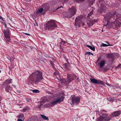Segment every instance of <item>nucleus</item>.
Listing matches in <instances>:
<instances>
[{"label": "nucleus", "mask_w": 121, "mask_h": 121, "mask_svg": "<svg viewBox=\"0 0 121 121\" xmlns=\"http://www.w3.org/2000/svg\"><path fill=\"white\" fill-rule=\"evenodd\" d=\"M35 76V83H38L40 82L43 79L42 76V73L41 71H37L35 73H32L30 77L31 76Z\"/></svg>", "instance_id": "obj_1"}, {"label": "nucleus", "mask_w": 121, "mask_h": 121, "mask_svg": "<svg viewBox=\"0 0 121 121\" xmlns=\"http://www.w3.org/2000/svg\"><path fill=\"white\" fill-rule=\"evenodd\" d=\"M121 23V20L120 18H117L116 20L114 22H112L108 21L106 24V26L107 28H109L111 27L113 24L119 26Z\"/></svg>", "instance_id": "obj_2"}, {"label": "nucleus", "mask_w": 121, "mask_h": 121, "mask_svg": "<svg viewBox=\"0 0 121 121\" xmlns=\"http://www.w3.org/2000/svg\"><path fill=\"white\" fill-rule=\"evenodd\" d=\"M56 25L54 22L53 21L48 22L47 24L46 27L48 30H51L55 28Z\"/></svg>", "instance_id": "obj_3"}, {"label": "nucleus", "mask_w": 121, "mask_h": 121, "mask_svg": "<svg viewBox=\"0 0 121 121\" xmlns=\"http://www.w3.org/2000/svg\"><path fill=\"white\" fill-rule=\"evenodd\" d=\"M4 39L7 42L10 41V39L9 35V29H7L4 31Z\"/></svg>", "instance_id": "obj_4"}, {"label": "nucleus", "mask_w": 121, "mask_h": 121, "mask_svg": "<svg viewBox=\"0 0 121 121\" xmlns=\"http://www.w3.org/2000/svg\"><path fill=\"white\" fill-rule=\"evenodd\" d=\"M97 64L99 65L100 68L102 67L105 63V60L101 59L100 57H99L96 61Z\"/></svg>", "instance_id": "obj_5"}, {"label": "nucleus", "mask_w": 121, "mask_h": 121, "mask_svg": "<svg viewBox=\"0 0 121 121\" xmlns=\"http://www.w3.org/2000/svg\"><path fill=\"white\" fill-rule=\"evenodd\" d=\"M90 80L91 82L93 83L99 84H101L104 86L105 85L104 82L101 80H96L94 78H90Z\"/></svg>", "instance_id": "obj_6"}, {"label": "nucleus", "mask_w": 121, "mask_h": 121, "mask_svg": "<svg viewBox=\"0 0 121 121\" xmlns=\"http://www.w3.org/2000/svg\"><path fill=\"white\" fill-rule=\"evenodd\" d=\"M110 120V118H105L104 117H102L101 115L97 119V121H108Z\"/></svg>", "instance_id": "obj_7"}, {"label": "nucleus", "mask_w": 121, "mask_h": 121, "mask_svg": "<svg viewBox=\"0 0 121 121\" xmlns=\"http://www.w3.org/2000/svg\"><path fill=\"white\" fill-rule=\"evenodd\" d=\"M98 21L96 20H93L91 19L90 18L88 19V20L87 21V23L88 25L89 26L92 25L95 22H97Z\"/></svg>", "instance_id": "obj_8"}, {"label": "nucleus", "mask_w": 121, "mask_h": 121, "mask_svg": "<svg viewBox=\"0 0 121 121\" xmlns=\"http://www.w3.org/2000/svg\"><path fill=\"white\" fill-rule=\"evenodd\" d=\"M70 11L71 15L70 16L68 17L69 18H71L75 14L76 10L74 7H72L71 9H70Z\"/></svg>", "instance_id": "obj_9"}, {"label": "nucleus", "mask_w": 121, "mask_h": 121, "mask_svg": "<svg viewBox=\"0 0 121 121\" xmlns=\"http://www.w3.org/2000/svg\"><path fill=\"white\" fill-rule=\"evenodd\" d=\"M63 99H57L55 101H52L51 102V105H54L62 101Z\"/></svg>", "instance_id": "obj_10"}, {"label": "nucleus", "mask_w": 121, "mask_h": 121, "mask_svg": "<svg viewBox=\"0 0 121 121\" xmlns=\"http://www.w3.org/2000/svg\"><path fill=\"white\" fill-rule=\"evenodd\" d=\"M121 114V111H117L114 112L110 116H112V118L113 117H117L120 115Z\"/></svg>", "instance_id": "obj_11"}, {"label": "nucleus", "mask_w": 121, "mask_h": 121, "mask_svg": "<svg viewBox=\"0 0 121 121\" xmlns=\"http://www.w3.org/2000/svg\"><path fill=\"white\" fill-rule=\"evenodd\" d=\"M76 76L75 75H73L69 74L68 75L67 78L69 80V82H70L72 80L74 79V78H75Z\"/></svg>", "instance_id": "obj_12"}, {"label": "nucleus", "mask_w": 121, "mask_h": 121, "mask_svg": "<svg viewBox=\"0 0 121 121\" xmlns=\"http://www.w3.org/2000/svg\"><path fill=\"white\" fill-rule=\"evenodd\" d=\"M80 99H72L71 101L73 104L75 103L76 104H77L79 102Z\"/></svg>", "instance_id": "obj_13"}, {"label": "nucleus", "mask_w": 121, "mask_h": 121, "mask_svg": "<svg viewBox=\"0 0 121 121\" xmlns=\"http://www.w3.org/2000/svg\"><path fill=\"white\" fill-rule=\"evenodd\" d=\"M12 82V80L10 79H8L5 82L3 83V84L4 85L6 84L7 85H8L10 83Z\"/></svg>", "instance_id": "obj_14"}, {"label": "nucleus", "mask_w": 121, "mask_h": 121, "mask_svg": "<svg viewBox=\"0 0 121 121\" xmlns=\"http://www.w3.org/2000/svg\"><path fill=\"white\" fill-rule=\"evenodd\" d=\"M46 99H44L43 100V101H41L40 102V105H38L39 106L38 107H37L36 108H38L39 109H41V108L40 107V106L42 105L43 104H42V103H44L46 101Z\"/></svg>", "instance_id": "obj_15"}, {"label": "nucleus", "mask_w": 121, "mask_h": 121, "mask_svg": "<svg viewBox=\"0 0 121 121\" xmlns=\"http://www.w3.org/2000/svg\"><path fill=\"white\" fill-rule=\"evenodd\" d=\"M102 117H104L105 118H110V119L112 118V116H110L109 117H108L107 114H105L104 113H102Z\"/></svg>", "instance_id": "obj_16"}, {"label": "nucleus", "mask_w": 121, "mask_h": 121, "mask_svg": "<svg viewBox=\"0 0 121 121\" xmlns=\"http://www.w3.org/2000/svg\"><path fill=\"white\" fill-rule=\"evenodd\" d=\"M5 89V91L6 92H9L12 89V88L10 86L8 85L6 87Z\"/></svg>", "instance_id": "obj_17"}, {"label": "nucleus", "mask_w": 121, "mask_h": 121, "mask_svg": "<svg viewBox=\"0 0 121 121\" xmlns=\"http://www.w3.org/2000/svg\"><path fill=\"white\" fill-rule=\"evenodd\" d=\"M59 96V98H64V94L62 92L60 93Z\"/></svg>", "instance_id": "obj_18"}, {"label": "nucleus", "mask_w": 121, "mask_h": 121, "mask_svg": "<svg viewBox=\"0 0 121 121\" xmlns=\"http://www.w3.org/2000/svg\"><path fill=\"white\" fill-rule=\"evenodd\" d=\"M113 45H110L108 44V45H107L104 43H102L101 45L100 46L101 47H106L108 46H112Z\"/></svg>", "instance_id": "obj_19"}, {"label": "nucleus", "mask_w": 121, "mask_h": 121, "mask_svg": "<svg viewBox=\"0 0 121 121\" xmlns=\"http://www.w3.org/2000/svg\"><path fill=\"white\" fill-rule=\"evenodd\" d=\"M40 116L42 117V118L45 120H47L48 119V117H47L44 115L41 114Z\"/></svg>", "instance_id": "obj_20"}, {"label": "nucleus", "mask_w": 121, "mask_h": 121, "mask_svg": "<svg viewBox=\"0 0 121 121\" xmlns=\"http://www.w3.org/2000/svg\"><path fill=\"white\" fill-rule=\"evenodd\" d=\"M43 9L42 8L40 9H39L37 12H36V13L38 14L39 13H41L43 11Z\"/></svg>", "instance_id": "obj_21"}, {"label": "nucleus", "mask_w": 121, "mask_h": 121, "mask_svg": "<svg viewBox=\"0 0 121 121\" xmlns=\"http://www.w3.org/2000/svg\"><path fill=\"white\" fill-rule=\"evenodd\" d=\"M87 46L89 47L91 50L93 51H94L95 50V47H92L91 46L89 45Z\"/></svg>", "instance_id": "obj_22"}, {"label": "nucleus", "mask_w": 121, "mask_h": 121, "mask_svg": "<svg viewBox=\"0 0 121 121\" xmlns=\"http://www.w3.org/2000/svg\"><path fill=\"white\" fill-rule=\"evenodd\" d=\"M24 116V115L22 113H21L17 116V117L19 118H21L23 117Z\"/></svg>", "instance_id": "obj_23"}, {"label": "nucleus", "mask_w": 121, "mask_h": 121, "mask_svg": "<svg viewBox=\"0 0 121 121\" xmlns=\"http://www.w3.org/2000/svg\"><path fill=\"white\" fill-rule=\"evenodd\" d=\"M31 91L34 93H38L39 92V91L38 90H32Z\"/></svg>", "instance_id": "obj_24"}, {"label": "nucleus", "mask_w": 121, "mask_h": 121, "mask_svg": "<svg viewBox=\"0 0 121 121\" xmlns=\"http://www.w3.org/2000/svg\"><path fill=\"white\" fill-rule=\"evenodd\" d=\"M29 109V107L28 106H26L23 109V111L25 112L26 110Z\"/></svg>", "instance_id": "obj_25"}, {"label": "nucleus", "mask_w": 121, "mask_h": 121, "mask_svg": "<svg viewBox=\"0 0 121 121\" xmlns=\"http://www.w3.org/2000/svg\"><path fill=\"white\" fill-rule=\"evenodd\" d=\"M85 54L86 55H93V54L90 52H87Z\"/></svg>", "instance_id": "obj_26"}, {"label": "nucleus", "mask_w": 121, "mask_h": 121, "mask_svg": "<svg viewBox=\"0 0 121 121\" xmlns=\"http://www.w3.org/2000/svg\"><path fill=\"white\" fill-rule=\"evenodd\" d=\"M108 101L109 102H112L114 100V99H108Z\"/></svg>", "instance_id": "obj_27"}, {"label": "nucleus", "mask_w": 121, "mask_h": 121, "mask_svg": "<svg viewBox=\"0 0 121 121\" xmlns=\"http://www.w3.org/2000/svg\"><path fill=\"white\" fill-rule=\"evenodd\" d=\"M68 64L67 63H65V64L64 66H65V68L66 69H67L68 68Z\"/></svg>", "instance_id": "obj_28"}, {"label": "nucleus", "mask_w": 121, "mask_h": 121, "mask_svg": "<svg viewBox=\"0 0 121 121\" xmlns=\"http://www.w3.org/2000/svg\"><path fill=\"white\" fill-rule=\"evenodd\" d=\"M93 11L92 10L90 13H89V14H88V17H90V16H91L92 15V14L93 13Z\"/></svg>", "instance_id": "obj_29"}, {"label": "nucleus", "mask_w": 121, "mask_h": 121, "mask_svg": "<svg viewBox=\"0 0 121 121\" xmlns=\"http://www.w3.org/2000/svg\"><path fill=\"white\" fill-rule=\"evenodd\" d=\"M71 98L73 99V98H78L77 97H76L74 95H72L71 96Z\"/></svg>", "instance_id": "obj_30"}, {"label": "nucleus", "mask_w": 121, "mask_h": 121, "mask_svg": "<svg viewBox=\"0 0 121 121\" xmlns=\"http://www.w3.org/2000/svg\"><path fill=\"white\" fill-rule=\"evenodd\" d=\"M61 43L62 44H65L66 43V42L65 41H64L63 40H61Z\"/></svg>", "instance_id": "obj_31"}, {"label": "nucleus", "mask_w": 121, "mask_h": 121, "mask_svg": "<svg viewBox=\"0 0 121 121\" xmlns=\"http://www.w3.org/2000/svg\"><path fill=\"white\" fill-rule=\"evenodd\" d=\"M17 121H23L21 119H17Z\"/></svg>", "instance_id": "obj_32"}, {"label": "nucleus", "mask_w": 121, "mask_h": 121, "mask_svg": "<svg viewBox=\"0 0 121 121\" xmlns=\"http://www.w3.org/2000/svg\"><path fill=\"white\" fill-rule=\"evenodd\" d=\"M4 25L5 27V28H7V25H6V24L5 23H4Z\"/></svg>", "instance_id": "obj_33"}, {"label": "nucleus", "mask_w": 121, "mask_h": 121, "mask_svg": "<svg viewBox=\"0 0 121 121\" xmlns=\"http://www.w3.org/2000/svg\"><path fill=\"white\" fill-rule=\"evenodd\" d=\"M0 19H2V20H3V18L2 17H1L0 16Z\"/></svg>", "instance_id": "obj_34"}, {"label": "nucleus", "mask_w": 121, "mask_h": 121, "mask_svg": "<svg viewBox=\"0 0 121 121\" xmlns=\"http://www.w3.org/2000/svg\"><path fill=\"white\" fill-rule=\"evenodd\" d=\"M56 73V74H57V75H58V72H56L55 73Z\"/></svg>", "instance_id": "obj_35"}, {"label": "nucleus", "mask_w": 121, "mask_h": 121, "mask_svg": "<svg viewBox=\"0 0 121 121\" xmlns=\"http://www.w3.org/2000/svg\"><path fill=\"white\" fill-rule=\"evenodd\" d=\"M25 34L27 35H30V34L26 33H25Z\"/></svg>", "instance_id": "obj_36"}, {"label": "nucleus", "mask_w": 121, "mask_h": 121, "mask_svg": "<svg viewBox=\"0 0 121 121\" xmlns=\"http://www.w3.org/2000/svg\"><path fill=\"white\" fill-rule=\"evenodd\" d=\"M106 84L109 86H111V85L109 84L108 83H106Z\"/></svg>", "instance_id": "obj_37"}, {"label": "nucleus", "mask_w": 121, "mask_h": 121, "mask_svg": "<svg viewBox=\"0 0 121 121\" xmlns=\"http://www.w3.org/2000/svg\"><path fill=\"white\" fill-rule=\"evenodd\" d=\"M104 111V112H107V111H105V110H102V111Z\"/></svg>", "instance_id": "obj_38"}, {"label": "nucleus", "mask_w": 121, "mask_h": 121, "mask_svg": "<svg viewBox=\"0 0 121 121\" xmlns=\"http://www.w3.org/2000/svg\"><path fill=\"white\" fill-rule=\"evenodd\" d=\"M13 85V87L14 88H16V86H15L14 85Z\"/></svg>", "instance_id": "obj_39"}, {"label": "nucleus", "mask_w": 121, "mask_h": 121, "mask_svg": "<svg viewBox=\"0 0 121 121\" xmlns=\"http://www.w3.org/2000/svg\"><path fill=\"white\" fill-rule=\"evenodd\" d=\"M85 25V24L84 23H82V25H83V26H84V25Z\"/></svg>", "instance_id": "obj_40"}, {"label": "nucleus", "mask_w": 121, "mask_h": 121, "mask_svg": "<svg viewBox=\"0 0 121 121\" xmlns=\"http://www.w3.org/2000/svg\"><path fill=\"white\" fill-rule=\"evenodd\" d=\"M78 17H77L75 20H78Z\"/></svg>", "instance_id": "obj_41"}, {"label": "nucleus", "mask_w": 121, "mask_h": 121, "mask_svg": "<svg viewBox=\"0 0 121 121\" xmlns=\"http://www.w3.org/2000/svg\"><path fill=\"white\" fill-rule=\"evenodd\" d=\"M80 1H82V0H79Z\"/></svg>", "instance_id": "obj_42"}, {"label": "nucleus", "mask_w": 121, "mask_h": 121, "mask_svg": "<svg viewBox=\"0 0 121 121\" xmlns=\"http://www.w3.org/2000/svg\"><path fill=\"white\" fill-rule=\"evenodd\" d=\"M93 119H94V117H93Z\"/></svg>", "instance_id": "obj_43"}, {"label": "nucleus", "mask_w": 121, "mask_h": 121, "mask_svg": "<svg viewBox=\"0 0 121 121\" xmlns=\"http://www.w3.org/2000/svg\"><path fill=\"white\" fill-rule=\"evenodd\" d=\"M27 101H28V102L29 101V100H27Z\"/></svg>", "instance_id": "obj_44"}, {"label": "nucleus", "mask_w": 121, "mask_h": 121, "mask_svg": "<svg viewBox=\"0 0 121 121\" xmlns=\"http://www.w3.org/2000/svg\"><path fill=\"white\" fill-rule=\"evenodd\" d=\"M1 71L0 70V73H1Z\"/></svg>", "instance_id": "obj_45"}, {"label": "nucleus", "mask_w": 121, "mask_h": 121, "mask_svg": "<svg viewBox=\"0 0 121 121\" xmlns=\"http://www.w3.org/2000/svg\"><path fill=\"white\" fill-rule=\"evenodd\" d=\"M29 99V100H30V99Z\"/></svg>", "instance_id": "obj_46"}, {"label": "nucleus", "mask_w": 121, "mask_h": 121, "mask_svg": "<svg viewBox=\"0 0 121 121\" xmlns=\"http://www.w3.org/2000/svg\"><path fill=\"white\" fill-rule=\"evenodd\" d=\"M120 88L121 89V87H120Z\"/></svg>", "instance_id": "obj_47"}, {"label": "nucleus", "mask_w": 121, "mask_h": 121, "mask_svg": "<svg viewBox=\"0 0 121 121\" xmlns=\"http://www.w3.org/2000/svg\"><path fill=\"white\" fill-rule=\"evenodd\" d=\"M1 99H0V101H1Z\"/></svg>", "instance_id": "obj_48"}, {"label": "nucleus", "mask_w": 121, "mask_h": 121, "mask_svg": "<svg viewBox=\"0 0 121 121\" xmlns=\"http://www.w3.org/2000/svg\"><path fill=\"white\" fill-rule=\"evenodd\" d=\"M98 112H99V111H98Z\"/></svg>", "instance_id": "obj_49"}, {"label": "nucleus", "mask_w": 121, "mask_h": 121, "mask_svg": "<svg viewBox=\"0 0 121 121\" xmlns=\"http://www.w3.org/2000/svg\"><path fill=\"white\" fill-rule=\"evenodd\" d=\"M30 100H31V99H30Z\"/></svg>", "instance_id": "obj_50"}]
</instances>
